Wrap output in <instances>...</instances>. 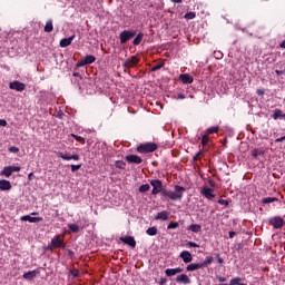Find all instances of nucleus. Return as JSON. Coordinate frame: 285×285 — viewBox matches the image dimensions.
I'll return each mask as SVG.
<instances>
[{"label":"nucleus","instance_id":"obj_46","mask_svg":"<svg viewBox=\"0 0 285 285\" xmlns=\"http://www.w3.org/2000/svg\"><path fill=\"white\" fill-rule=\"evenodd\" d=\"M9 153H14V154L19 153V147H14V146L10 147Z\"/></svg>","mask_w":285,"mask_h":285},{"label":"nucleus","instance_id":"obj_33","mask_svg":"<svg viewBox=\"0 0 285 285\" xmlns=\"http://www.w3.org/2000/svg\"><path fill=\"white\" fill-rule=\"evenodd\" d=\"M195 17H197V13H195L194 11L185 13V19H187V21L195 19Z\"/></svg>","mask_w":285,"mask_h":285},{"label":"nucleus","instance_id":"obj_15","mask_svg":"<svg viewBox=\"0 0 285 285\" xmlns=\"http://www.w3.org/2000/svg\"><path fill=\"white\" fill-rule=\"evenodd\" d=\"M176 283L188 285L190 284V277H188L186 274H180L176 277Z\"/></svg>","mask_w":285,"mask_h":285},{"label":"nucleus","instance_id":"obj_59","mask_svg":"<svg viewBox=\"0 0 285 285\" xmlns=\"http://www.w3.org/2000/svg\"><path fill=\"white\" fill-rule=\"evenodd\" d=\"M218 282H226V277L219 276V277H218Z\"/></svg>","mask_w":285,"mask_h":285},{"label":"nucleus","instance_id":"obj_23","mask_svg":"<svg viewBox=\"0 0 285 285\" xmlns=\"http://www.w3.org/2000/svg\"><path fill=\"white\" fill-rule=\"evenodd\" d=\"M1 177H11L12 176V169L10 166L3 167V169L0 171Z\"/></svg>","mask_w":285,"mask_h":285},{"label":"nucleus","instance_id":"obj_30","mask_svg":"<svg viewBox=\"0 0 285 285\" xmlns=\"http://www.w3.org/2000/svg\"><path fill=\"white\" fill-rule=\"evenodd\" d=\"M142 40H144V33L139 32L134 39V46H139V43H141Z\"/></svg>","mask_w":285,"mask_h":285},{"label":"nucleus","instance_id":"obj_27","mask_svg":"<svg viewBox=\"0 0 285 285\" xmlns=\"http://www.w3.org/2000/svg\"><path fill=\"white\" fill-rule=\"evenodd\" d=\"M83 60L87 66H90V63H95V61H97V58L92 55H89V56H86Z\"/></svg>","mask_w":285,"mask_h":285},{"label":"nucleus","instance_id":"obj_58","mask_svg":"<svg viewBox=\"0 0 285 285\" xmlns=\"http://www.w3.org/2000/svg\"><path fill=\"white\" fill-rule=\"evenodd\" d=\"M282 141H284V138H283V137L277 138V139L275 140L276 144H279V142H282Z\"/></svg>","mask_w":285,"mask_h":285},{"label":"nucleus","instance_id":"obj_54","mask_svg":"<svg viewBox=\"0 0 285 285\" xmlns=\"http://www.w3.org/2000/svg\"><path fill=\"white\" fill-rule=\"evenodd\" d=\"M235 235H237V233L235 232H229V238L233 239V237H235Z\"/></svg>","mask_w":285,"mask_h":285},{"label":"nucleus","instance_id":"obj_10","mask_svg":"<svg viewBox=\"0 0 285 285\" xmlns=\"http://www.w3.org/2000/svg\"><path fill=\"white\" fill-rule=\"evenodd\" d=\"M51 246L53 248H66V244L63 243V240H61V238L59 236H55L51 239Z\"/></svg>","mask_w":285,"mask_h":285},{"label":"nucleus","instance_id":"obj_5","mask_svg":"<svg viewBox=\"0 0 285 285\" xmlns=\"http://www.w3.org/2000/svg\"><path fill=\"white\" fill-rule=\"evenodd\" d=\"M137 35V31L135 30H124L119 38H120V43H127V41H130V39H132V37H135Z\"/></svg>","mask_w":285,"mask_h":285},{"label":"nucleus","instance_id":"obj_51","mask_svg":"<svg viewBox=\"0 0 285 285\" xmlns=\"http://www.w3.org/2000/svg\"><path fill=\"white\" fill-rule=\"evenodd\" d=\"M45 250H55L52 243H50L47 247H45Z\"/></svg>","mask_w":285,"mask_h":285},{"label":"nucleus","instance_id":"obj_50","mask_svg":"<svg viewBox=\"0 0 285 285\" xmlns=\"http://www.w3.org/2000/svg\"><path fill=\"white\" fill-rule=\"evenodd\" d=\"M83 66H87L86 65V60H80L78 63H77V68H81V67H83Z\"/></svg>","mask_w":285,"mask_h":285},{"label":"nucleus","instance_id":"obj_63","mask_svg":"<svg viewBox=\"0 0 285 285\" xmlns=\"http://www.w3.org/2000/svg\"><path fill=\"white\" fill-rule=\"evenodd\" d=\"M276 75H282V71H279V70H276Z\"/></svg>","mask_w":285,"mask_h":285},{"label":"nucleus","instance_id":"obj_8","mask_svg":"<svg viewBox=\"0 0 285 285\" xmlns=\"http://www.w3.org/2000/svg\"><path fill=\"white\" fill-rule=\"evenodd\" d=\"M200 195L205 197V199H215V190L210 187H203L200 189Z\"/></svg>","mask_w":285,"mask_h":285},{"label":"nucleus","instance_id":"obj_35","mask_svg":"<svg viewBox=\"0 0 285 285\" xmlns=\"http://www.w3.org/2000/svg\"><path fill=\"white\" fill-rule=\"evenodd\" d=\"M175 228H179V223H178V222H171V223H169L168 226H167V229H168V230H173V229H175Z\"/></svg>","mask_w":285,"mask_h":285},{"label":"nucleus","instance_id":"obj_4","mask_svg":"<svg viewBox=\"0 0 285 285\" xmlns=\"http://www.w3.org/2000/svg\"><path fill=\"white\" fill-rule=\"evenodd\" d=\"M269 226H273V228L279 229L284 228V218L282 216H274L268 219Z\"/></svg>","mask_w":285,"mask_h":285},{"label":"nucleus","instance_id":"obj_56","mask_svg":"<svg viewBox=\"0 0 285 285\" xmlns=\"http://www.w3.org/2000/svg\"><path fill=\"white\" fill-rule=\"evenodd\" d=\"M72 76L73 77H79V79H81V73H79V72H73Z\"/></svg>","mask_w":285,"mask_h":285},{"label":"nucleus","instance_id":"obj_9","mask_svg":"<svg viewBox=\"0 0 285 285\" xmlns=\"http://www.w3.org/2000/svg\"><path fill=\"white\" fill-rule=\"evenodd\" d=\"M120 242L127 244V246H130V248H135L137 246V242L135 240L134 236L120 237Z\"/></svg>","mask_w":285,"mask_h":285},{"label":"nucleus","instance_id":"obj_55","mask_svg":"<svg viewBox=\"0 0 285 285\" xmlns=\"http://www.w3.org/2000/svg\"><path fill=\"white\" fill-rule=\"evenodd\" d=\"M32 177H35V174H33V173H30V174L28 175L29 181H32Z\"/></svg>","mask_w":285,"mask_h":285},{"label":"nucleus","instance_id":"obj_34","mask_svg":"<svg viewBox=\"0 0 285 285\" xmlns=\"http://www.w3.org/2000/svg\"><path fill=\"white\" fill-rule=\"evenodd\" d=\"M68 228L70 229L71 233H79V225L77 224H69Z\"/></svg>","mask_w":285,"mask_h":285},{"label":"nucleus","instance_id":"obj_31","mask_svg":"<svg viewBox=\"0 0 285 285\" xmlns=\"http://www.w3.org/2000/svg\"><path fill=\"white\" fill-rule=\"evenodd\" d=\"M282 117H283L282 109H275L273 114V119L277 121V119H282Z\"/></svg>","mask_w":285,"mask_h":285},{"label":"nucleus","instance_id":"obj_42","mask_svg":"<svg viewBox=\"0 0 285 285\" xmlns=\"http://www.w3.org/2000/svg\"><path fill=\"white\" fill-rule=\"evenodd\" d=\"M218 204H220V206L227 207L230 204V202H228L226 199H218Z\"/></svg>","mask_w":285,"mask_h":285},{"label":"nucleus","instance_id":"obj_6","mask_svg":"<svg viewBox=\"0 0 285 285\" xmlns=\"http://www.w3.org/2000/svg\"><path fill=\"white\" fill-rule=\"evenodd\" d=\"M137 63H139V59L137 58V56H132L122 62V67L126 70H130V68H135Z\"/></svg>","mask_w":285,"mask_h":285},{"label":"nucleus","instance_id":"obj_12","mask_svg":"<svg viewBox=\"0 0 285 285\" xmlns=\"http://www.w3.org/2000/svg\"><path fill=\"white\" fill-rule=\"evenodd\" d=\"M178 273H184V268L176 267V268H167L165 271V274L167 277H175V275H178Z\"/></svg>","mask_w":285,"mask_h":285},{"label":"nucleus","instance_id":"obj_37","mask_svg":"<svg viewBox=\"0 0 285 285\" xmlns=\"http://www.w3.org/2000/svg\"><path fill=\"white\" fill-rule=\"evenodd\" d=\"M150 190V185L145 184L139 187V193H148Z\"/></svg>","mask_w":285,"mask_h":285},{"label":"nucleus","instance_id":"obj_39","mask_svg":"<svg viewBox=\"0 0 285 285\" xmlns=\"http://www.w3.org/2000/svg\"><path fill=\"white\" fill-rule=\"evenodd\" d=\"M242 282V277H234L230 279L229 285H238Z\"/></svg>","mask_w":285,"mask_h":285},{"label":"nucleus","instance_id":"obj_18","mask_svg":"<svg viewBox=\"0 0 285 285\" xmlns=\"http://www.w3.org/2000/svg\"><path fill=\"white\" fill-rule=\"evenodd\" d=\"M179 79L183 83L189 85L193 83V81H195V79L193 78V76H190L189 73H181L179 76Z\"/></svg>","mask_w":285,"mask_h":285},{"label":"nucleus","instance_id":"obj_43","mask_svg":"<svg viewBox=\"0 0 285 285\" xmlns=\"http://www.w3.org/2000/svg\"><path fill=\"white\" fill-rule=\"evenodd\" d=\"M187 246H189L190 248H199V245L195 242H188Z\"/></svg>","mask_w":285,"mask_h":285},{"label":"nucleus","instance_id":"obj_24","mask_svg":"<svg viewBox=\"0 0 285 285\" xmlns=\"http://www.w3.org/2000/svg\"><path fill=\"white\" fill-rule=\"evenodd\" d=\"M37 271H30L23 274V279L32 281L37 277Z\"/></svg>","mask_w":285,"mask_h":285},{"label":"nucleus","instance_id":"obj_38","mask_svg":"<svg viewBox=\"0 0 285 285\" xmlns=\"http://www.w3.org/2000/svg\"><path fill=\"white\" fill-rule=\"evenodd\" d=\"M208 141H210V138L208 137V134H205V135L202 137V145H203V146H207V145H208Z\"/></svg>","mask_w":285,"mask_h":285},{"label":"nucleus","instance_id":"obj_49","mask_svg":"<svg viewBox=\"0 0 285 285\" xmlns=\"http://www.w3.org/2000/svg\"><path fill=\"white\" fill-rule=\"evenodd\" d=\"M203 153L198 151L195 156H194V161H198V159L202 157Z\"/></svg>","mask_w":285,"mask_h":285},{"label":"nucleus","instance_id":"obj_53","mask_svg":"<svg viewBox=\"0 0 285 285\" xmlns=\"http://www.w3.org/2000/svg\"><path fill=\"white\" fill-rule=\"evenodd\" d=\"M166 282H168V279H166V278H160L159 285H164V284H166Z\"/></svg>","mask_w":285,"mask_h":285},{"label":"nucleus","instance_id":"obj_26","mask_svg":"<svg viewBox=\"0 0 285 285\" xmlns=\"http://www.w3.org/2000/svg\"><path fill=\"white\" fill-rule=\"evenodd\" d=\"M52 30H55V26L52 24V19H49L46 22L45 32H52Z\"/></svg>","mask_w":285,"mask_h":285},{"label":"nucleus","instance_id":"obj_36","mask_svg":"<svg viewBox=\"0 0 285 285\" xmlns=\"http://www.w3.org/2000/svg\"><path fill=\"white\" fill-rule=\"evenodd\" d=\"M115 165L116 168H120V170H124V168H126V163L124 160H117Z\"/></svg>","mask_w":285,"mask_h":285},{"label":"nucleus","instance_id":"obj_20","mask_svg":"<svg viewBox=\"0 0 285 285\" xmlns=\"http://www.w3.org/2000/svg\"><path fill=\"white\" fill-rule=\"evenodd\" d=\"M199 268H204L202 263H193L187 265L186 271L193 273L194 271H199Z\"/></svg>","mask_w":285,"mask_h":285},{"label":"nucleus","instance_id":"obj_44","mask_svg":"<svg viewBox=\"0 0 285 285\" xmlns=\"http://www.w3.org/2000/svg\"><path fill=\"white\" fill-rule=\"evenodd\" d=\"M164 65H156L151 68V72H157V70H161Z\"/></svg>","mask_w":285,"mask_h":285},{"label":"nucleus","instance_id":"obj_28","mask_svg":"<svg viewBox=\"0 0 285 285\" xmlns=\"http://www.w3.org/2000/svg\"><path fill=\"white\" fill-rule=\"evenodd\" d=\"M213 262H214L213 256H207L205 261L200 263V266H203V268H206V266H210Z\"/></svg>","mask_w":285,"mask_h":285},{"label":"nucleus","instance_id":"obj_52","mask_svg":"<svg viewBox=\"0 0 285 285\" xmlns=\"http://www.w3.org/2000/svg\"><path fill=\"white\" fill-rule=\"evenodd\" d=\"M208 184H209L210 188H215V186H216L215 180H213V179H209Z\"/></svg>","mask_w":285,"mask_h":285},{"label":"nucleus","instance_id":"obj_57","mask_svg":"<svg viewBox=\"0 0 285 285\" xmlns=\"http://www.w3.org/2000/svg\"><path fill=\"white\" fill-rule=\"evenodd\" d=\"M178 99H186V95L179 94V95H178Z\"/></svg>","mask_w":285,"mask_h":285},{"label":"nucleus","instance_id":"obj_19","mask_svg":"<svg viewBox=\"0 0 285 285\" xmlns=\"http://www.w3.org/2000/svg\"><path fill=\"white\" fill-rule=\"evenodd\" d=\"M73 40H75V35L69 38H62L60 40V48H68V46H70Z\"/></svg>","mask_w":285,"mask_h":285},{"label":"nucleus","instance_id":"obj_25","mask_svg":"<svg viewBox=\"0 0 285 285\" xmlns=\"http://www.w3.org/2000/svg\"><path fill=\"white\" fill-rule=\"evenodd\" d=\"M219 132V126L209 127L206 129V135H217Z\"/></svg>","mask_w":285,"mask_h":285},{"label":"nucleus","instance_id":"obj_62","mask_svg":"<svg viewBox=\"0 0 285 285\" xmlns=\"http://www.w3.org/2000/svg\"><path fill=\"white\" fill-rule=\"evenodd\" d=\"M183 0H171L173 3H181Z\"/></svg>","mask_w":285,"mask_h":285},{"label":"nucleus","instance_id":"obj_29","mask_svg":"<svg viewBox=\"0 0 285 285\" xmlns=\"http://www.w3.org/2000/svg\"><path fill=\"white\" fill-rule=\"evenodd\" d=\"M275 202H279L277 197H265L262 199V204H273Z\"/></svg>","mask_w":285,"mask_h":285},{"label":"nucleus","instance_id":"obj_14","mask_svg":"<svg viewBox=\"0 0 285 285\" xmlns=\"http://www.w3.org/2000/svg\"><path fill=\"white\" fill-rule=\"evenodd\" d=\"M57 156L60 157V159H63L65 161H70V159H73L75 161H79V155L77 154L68 156L67 154L58 153Z\"/></svg>","mask_w":285,"mask_h":285},{"label":"nucleus","instance_id":"obj_47","mask_svg":"<svg viewBox=\"0 0 285 285\" xmlns=\"http://www.w3.org/2000/svg\"><path fill=\"white\" fill-rule=\"evenodd\" d=\"M259 155H262V151L259 149L253 150V157H259Z\"/></svg>","mask_w":285,"mask_h":285},{"label":"nucleus","instance_id":"obj_3","mask_svg":"<svg viewBox=\"0 0 285 285\" xmlns=\"http://www.w3.org/2000/svg\"><path fill=\"white\" fill-rule=\"evenodd\" d=\"M155 150H157V144L155 142H147L137 147V153H141V154L155 153Z\"/></svg>","mask_w":285,"mask_h":285},{"label":"nucleus","instance_id":"obj_61","mask_svg":"<svg viewBox=\"0 0 285 285\" xmlns=\"http://www.w3.org/2000/svg\"><path fill=\"white\" fill-rule=\"evenodd\" d=\"M257 95H259V96L264 95V90L258 89V90H257Z\"/></svg>","mask_w":285,"mask_h":285},{"label":"nucleus","instance_id":"obj_21","mask_svg":"<svg viewBox=\"0 0 285 285\" xmlns=\"http://www.w3.org/2000/svg\"><path fill=\"white\" fill-rule=\"evenodd\" d=\"M169 215L170 214L168 212L163 210L155 216V219H159L160 222H168Z\"/></svg>","mask_w":285,"mask_h":285},{"label":"nucleus","instance_id":"obj_13","mask_svg":"<svg viewBox=\"0 0 285 285\" xmlns=\"http://www.w3.org/2000/svg\"><path fill=\"white\" fill-rule=\"evenodd\" d=\"M21 222H29L30 224H37V222H43V218L41 217H32L30 215L21 216Z\"/></svg>","mask_w":285,"mask_h":285},{"label":"nucleus","instance_id":"obj_16","mask_svg":"<svg viewBox=\"0 0 285 285\" xmlns=\"http://www.w3.org/2000/svg\"><path fill=\"white\" fill-rule=\"evenodd\" d=\"M126 161H128V164H141L144 159L137 155H128L126 156Z\"/></svg>","mask_w":285,"mask_h":285},{"label":"nucleus","instance_id":"obj_41","mask_svg":"<svg viewBox=\"0 0 285 285\" xmlns=\"http://www.w3.org/2000/svg\"><path fill=\"white\" fill-rule=\"evenodd\" d=\"M9 168L11 169V174H12V173H19V171H21V167H20V166H9Z\"/></svg>","mask_w":285,"mask_h":285},{"label":"nucleus","instance_id":"obj_2","mask_svg":"<svg viewBox=\"0 0 285 285\" xmlns=\"http://www.w3.org/2000/svg\"><path fill=\"white\" fill-rule=\"evenodd\" d=\"M150 186H153L151 195H159V193L164 195V190H166L164 188V183H161L159 179L150 180Z\"/></svg>","mask_w":285,"mask_h":285},{"label":"nucleus","instance_id":"obj_1","mask_svg":"<svg viewBox=\"0 0 285 285\" xmlns=\"http://www.w3.org/2000/svg\"><path fill=\"white\" fill-rule=\"evenodd\" d=\"M175 191L165 189L163 190V197H167V199H171V202H181L184 199V193H186V188L179 185H175Z\"/></svg>","mask_w":285,"mask_h":285},{"label":"nucleus","instance_id":"obj_17","mask_svg":"<svg viewBox=\"0 0 285 285\" xmlns=\"http://www.w3.org/2000/svg\"><path fill=\"white\" fill-rule=\"evenodd\" d=\"M0 190H2V191L12 190V184L10 183V180L1 179L0 180Z\"/></svg>","mask_w":285,"mask_h":285},{"label":"nucleus","instance_id":"obj_22","mask_svg":"<svg viewBox=\"0 0 285 285\" xmlns=\"http://www.w3.org/2000/svg\"><path fill=\"white\" fill-rule=\"evenodd\" d=\"M187 230H190V233H202V225L199 224H191L187 227Z\"/></svg>","mask_w":285,"mask_h":285},{"label":"nucleus","instance_id":"obj_48","mask_svg":"<svg viewBox=\"0 0 285 285\" xmlns=\"http://www.w3.org/2000/svg\"><path fill=\"white\" fill-rule=\"evenodd\" d=\"M8 126V121L6 119H0V127L6 128Z\"/></svg>","mask_w":285,"mask_h":285},{"label":"nucleus","instance_id":"obj_11","mask_svg":"<svg viewBox=\"0 0 285 285\" xmlns=\"http://www.w3.org/2000/svg\"><path fill=\"white\" fill-rule=\"evenodd\" d=\"M179 257H180V259H183V262L185 264H190V262H193V254H190V252H188V250H183L179 254Z\"/></svg>","mask_w":285,"mask_h":285},{"label":"nucleus","instance_id":"obj_64","mask_svg":"<svg viewBox=\"0 0 285 285\" xmlns=\"http://www.w3.org/2000/svg\"><path fill=\"white\" fill-rule=\"evenodd\" d=\"M238 285H246V283H238Z\"/></svg>","mask_w":285,"mask_h":285},{"label":"nucleus","instance_id":"obj_40","mask_svg":"<svg viewBox=\"0 0 285 285\" xmlns=\"http://www.w3.org/2000/svg\"><path fill=\"white\" fill-rule=\"evenodd\" d=\"M71 137H73V139H76V141H80V144H83V141H86V139L81 136L71 134Z\"/></svg>","mask_w":285,"mask_h":285},{"label":"nucleus","instance_id":"obj_60","mask_svg":"<svg viewBox=\"0 0 285 285\" xmlns=\"http://www.w3.org/2000/svg\"><path fill=\"white\" fill-rule=\"evenodd\" d=\"M279 48L285 49V40H283V41L281 42Z\"/></svg>","mask_w":285,"mask_h":285},{"label":"nucleus","instance_id":"obj_32","mask_svg":"<svg viewBox=\"0 0 285 285\" xmlns=\"http://www.w3.org/2000/svg\"><path fill=\"white\" fill-rule=\"evenodd\" d=\"M146 233L149 235V237H155V235H157L158 229L154 226V227H149Z\"/></svg>","mask_w":285,"mask_h":285},{"label":"nucleus","instance_id":"obj_7","mask_svg":"<svg viewBox=\"0 0 285 285\" xmlns=\"http://www.w3.org/2000/svg\"><path fill=\"white\" fill-rule=\"evenodd\" d=\"M10 90H16L17 92H23L26 90V83L14 80L9 83Z\"/></svg>","mask_w":285,"mask_h":285},{"label":"nucleus","instance_id":"obj_45","mask_svg":"<svg viewBox=\"0 0 285 285\" xmlns=\"http://www.w3.org/2000/svg\"><path fill=\"white\" fill-rule=\"evenodd\" d=\"M81 168V165H71V173H76V170H79Z\"/></svg>","mask_w":285,"mask_h":285}]
</instances>
